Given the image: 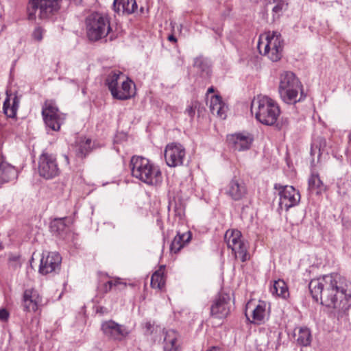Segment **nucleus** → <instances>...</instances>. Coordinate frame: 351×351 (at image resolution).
<instances>
[{"mask_svg":"<svg viewBox=\"0 0 351 351\" xmlns=\"http://www.w3.org/2000/svg\"><path fill=\"white\" fill-rule=\"evenodd\" d=\"M279 208L288 210L290 208L296 206L300 200V194L292 186H279Z\"/></svg>","mask_w":351,"mask_h":351,"instance_id":"obj_10","label":"nucleus"},{"mask_svg":"<svg viewBox=\"0 0 351 351\" xmlns=\"http://www.w3.org/2000/svg\"><path fill=\"white\" fill-rule=\"evenodd\" d=\"M130 166L132 176L147 185L157 186L162 181L160 168L146 158L134 156Z\"/></svg>","mask_w":351,"mask_h":351,"instance_id":"obj_1","label":"nucleus"},{"mask_svg":"<svg viewBox=\"0 0 351 351\" xmlns=\"http://www.w3.org/2000/svg\"><path fill=\"white\" fill-rule=\"evenodd\" d=\"M193 67L197 69V73L203 77H208L210 75V66L208 60L202 56L194 59Z\"/></svg>","mask_w":351,"mask_h":351,"instance_id":"obj_28","label":"nucleus"},{"mask_svg":"<svg viewBox=\"0 0 351 351\" xmlns=\"http://www.w3.org/2000/svg\"><path fill=\"white\" fill-rule=\"evenodd\" d=\"M230 312V298L226 293H220L215 299L210 307L211 316L223 319L226 317Z\"/></svg>","mask_w":351,"mask_h":351,"instance_id":"obj_13","label":"nucleus"},{"mask_svg":"<svg viewBox=\"0 0 351 351\" xmlns=\"http://www.w3.org/2000/svg\"><path fill=\"white\" fill-rule=\"evenodd\" d=\"M86 143L89 145H90V140L88 139V140L86 141Z\"/></svg>","mask_w":351,"mask_h":351,"instance_id":"obj_48","label":"nucleus"},{"mask_svg":"<svg viewBox=\"0 0 351 351\" xmlns=\"http://www.w3.org/2000/svg\"><path fill=\"white\" fill-rule=\"evenodd\" d=\"M271 292L272 294H276L282 298H286L289 295L285 282L280 279L274 282L273 287L271 288Z\"/></svg>","mask_w":351,"mask_h":351,"instance_id":"obj_30","label":"nucleus"},{"mask_svg":"<svg viewBox=\"0 0 351 351\" xmlns=\"http://www.w3.org/2000/svg\"><path fill=\"white\" fill-rule=\"evenodd\" d=\"M10 317V313L7 309L2 308H0V321L7 322Z\"/></svg>","mask_w":351,"mask_h":351,"instance_id":"obj_35","label":"nucleus"},{"mask_svg":"<svg viewBox=\"0 0 351 351\" xmlns=\"http://www.w3.org/2000/svg\"><path fill=\"white\" fill-rule=\"evenodd\" d=\"M121 86H119L117 93L114 94L115 96L114 98L119 100H126L131 98L134 94L132 88V86H134L132 82L124 77L121 80Z\"/></svg>","mask_w":351,"mask_h":351,"instance_id":"obj_20","label":"nucleus"},{"mask_svg":"<svg viewBox=\"0 0 351 351\" xmlns=\"http://www.w3.org/2000/svg\"><path fill=\"white\" fill-rule=\"evenodd\" d=\"M42 115L46 126L53 131H58L65 119L58 108L51 103H46L42 110Z\"/></svg>","mask_w":351,"mask_h":351,"instance_id":"obj_9","label":"nucleus"},{"mask_svg":"<svg viewBox=\"0 0 351 351\" xmlns=\"http://www.w3.org/2000/svg\"><path fill=\"white\" fill-rule=\"evenodd\" d=\"M62 258L57 252H49L47 256L43 255L39 266V272L47 275L57 272L60 269Z\"/></svg>","mask_w":351,"mask_h":351,"instance_id":"obj_14","label":"nucleus"},{"mask_svg":"<svg viewBox=\"0 0 351 351\" xmlns=\"http://www.w3.org/2000/svg\"><path fill=\"white\" fill-rule=\"evenodd\" d=\"M112 288V280H109L104 285L103 290L107 293L110 291Z\"/></svg>","mask_w":351,"mask_h":351,"instance_id":"obj_38","label":"nucleus"},{"mask_svg":"<svg viewBox=\"0 0 351 351\" xmlns=\"http://www.w3.org/2000/svg\"><path fill=\"white\" fill-rule=\"evenodd\" d=\"M227 193L235 201L241 199L247 193V189L243 180L234 178L229 183Z\"/></svg>","mask_w":351,"mask_h":351,"instance_id":"obj_17","label":"nucleus"},{"mask_svg":"<svg viewBox=\"0 0 351 351\" xmlns=\"http://www.w3.org/2000/svg\"><path fill=\"white\" fill-rule=\"evenodd\" d=\"M227 141L235 150L242 152L250 148L253 137L248 132H239L228 135Z\"/></svg>","mask_w":351,"mask_h":351,"instance_id":"obj_15","label":"nucleus"},{"mask_svg":"<svg viewBox=\"0 0 351 351\" xmlns=\"http://www.w3.org/2000/svg\"><path fill=\"white\" fill-rule=\"evenodd\" d=\"M62 0H29L27 12L29 20L48 19L60 9Z\"/></svg>","mask_w":351,"mask_h":351,"instance_id":"obj_6","label":"nucleus"},{"mask_svg":"<svg viewBox=\"0 0 351 351\" xmlns=\"http://www.w3.org/2000/svg\"><path fill=\"white\" fill-rule=\"evenodd\" d=\"M185 156V149L180 143H169L165 147V158L169 167H175L182 165Z\"/></svg>","mask_w":351,"mask_h":351,"instance_id":"obj_11","label":"nucleus"},{"mask_svg":"<svg viewBox=\"0 0 351 351\" xmlns=\"http://www.w3.org/2000/svg\"><path fill=\"white\" fill-rule=\"evenodd\" d=\"M64 161H65L66 165H69V159L68 156L64 155Z\"/></svg>","mask_w":351,"mask_h":351,"instance_id":"obj_43","label":"nucleus"},{"mask_svg":"<svg viewBox=\"0 0 351 351\" xmlns=\"http://www.w3.org/2000/svg\"><path fill=\"white\" fill-rule=\"evenodd\" d=\"M195 109H196V104H191L190 106H189L186 110H185V113L189 116L191 118H193V117L195 116Z\"/></svg>","mask_w":351,"mask_h":351,"instance_id":"obj_36","label":"nucleus"},{"mask_svg":"<svg viewBox=\"0 0 351 351\" xmlns=\"http://www.w3.org/2000/svg\"><path fill=\"white\" fill-rule=\"evenodd\" d=\"M224 239L236 258H239L242 262H245L250 259L248 245L242 239V234L239 230L235 229L228 230L224 235Z\"/></svg>","mask_w":351,"mask_h":351,"instance_id":"obj_7","label":"nucleus"},{"mask_svg":"<svg viewBox=\"0 0 351 351\" xmlns=\"http://www.w3.org/2000/svg\"><path fill=\"white\" fill-rule=\"evenodd\" d=\"M208 351H219V350L215 347H213Z\"/></svg>","mask_w":351,"mask_h":351,"instance_id":"obj_46","label":"nucleus"},{"mask_svg":"<svg viewBox=\"0 0 351 351\" xmlns=\"http://www.w3.org/2000/svg\"><path fill=\"white\" fill-rule=\"evenodd\" d=\"M348 148L350 149L351 151V130L350 131L349 134H348Z\"/></svg>","mask_w":351,"mask_h":351,"instance_id":"obj_41","label":"nucleus"},{"mask_svg":"<svg viewBox=\"0 0 351 351\" xmlns=\"http://www.w3.org/2000/svg\"><path fill=\"white\" fill-rule=\"evenodd\" d=\"M86 29L90 40L97 41L105 38L111 30L108 16L97 12L90 14L86 19Z\"/></svg>","mask_w":351,"mask_h":351,"instance_id":"obj_5","label":"nucleus"},{"mask_svg":"<svg viewBox=\"0 0 351 351\" xmlns=\"http://www.w3.org/2000/svg\"><path fill=\"white\" fill-rule=\"evenodd\" d=\"M284 45L280 32L269 31L259 36L257 48L261 54L267 56L272 62H277L282 56Z\"/></svg>","mask_w":351,"mask_h":351,"instance_id":"obj_4","label":"nucleus"},{"mask_svg":"<svg viewBox=\"0 0 351 351\" xmlns=\"http://www.w3.org/2000/svg\"><path fill=\"white\" fill-rule=\"evenodd\" d=\"M67 217L56 218L50 223V230L53 234L57 236L63 237L69 230Z\"/></svg>","mask_w":351,"mask_h":351,"instance_id":"obj_24","label":"nucleus"},{"mask_svg":"<svg viewBox=\"0 0 351 351\" xmlns=\"http://www.w3.org/2000/svg\"><path fill=\"white\" fill-rule=\"evenodd\" d=\"M249 308V304L247 305V309L246 311Z\"/></svg>","mask_w":351,"mask_h":351,"instance_id":"obj_49","label":"nucleus"},{"mask_svg":"<svg viewBox=\"0 0 351 351\" xmlns=\"http://www.w3.org/2000/svg\"><path fill=\"white\" fill-rule=\"evenodd\" d=\"M165 351H179L178 335L173 330H167L164 338Z\"/></svg>","mask_w":351,"mask_h":351,"instance_id":"obj_23","label":"nucleus"},{"mask_svg":"<svg viewBox=\"0 0 351 351\" xmlns=\"http://www.w3.org/2000/svg\"><path fill=\"white\" fill-rule=\"evenodd\" d=\"M278 93L281 99L287 104H295L306 98L302 83L291 71H283L280 75Z\"/></svg>","mask_w":351,"mask_h":351,"instance_id":"obj_2","label":"nucleus"},{"mask_svg":"<svg viewBox=\"0 0 351 351\" xmlns=\"http://www.w3.org/2000/svg\"><path fill=\"white\" fill-rule=\"evenodd\" d=\"M44 33L45 30L41 27H36L32 33V36L34 40L40 41L43 38Z\"/></svg>","mask_w":351,"mask_h":351,"instance_id":"obj_34","label":"nucleus"},{"mask_svg":"<svg viewBox=\"0 0 351 351\" xmlns=\"http://www.w3.org/2000/svg\"><path fill=\"white\" fill-rule=\"evenodd\" d=\"M19 103V99L17 97L14 96L11 105L10 96L7 93V97L4 101L3 106V110L5 114L10 118L14 117L16 114Z\"/></svg>","mask_w":351,"mask_h":351,"instance_id":"obj_29","label":"nucleus"},{"mask_svg":"<svg viewBox=\"0 0 351 351\" xmlns=\"http://www.w3.org/2000/svg\"><path fill=\"white\" fill-rule=\"evenodd\" d=\"M118 285H123V287H125L126 285L125 283H122L119 278L112 280V287H117Z\"/></svg>","mask_w":351,"mask_h":351,"instance_id":"obj_39","label":"nucleus"},{"mask_svg":"<svg viewBox=\"0 0 351 351\" xmlns=\"http://www.w3.org/2000/svg\"><path fill=\"white\" fill-rule=\"evenodd\" d=\"M168 40H169V41H172V42H176V40H176V37H175L173 35H170V36H169V37H168Z\"/></svg>","mask_w":351,"mask_h":351,"instance_id":"obj_42","label":"nucleus"},{"mask_svg":"<svg viewBox=\"0 0 351 351\" xmlns=\"http://www.w3.org/2000/svg\"><path fill=\"white\" fill-rule=\"evenodd\" d=\"M267 305L264 301H259L258 304L252 311V319L247 316L245 312L247 319L254 324L260 325L265 322L268 315Z\"/></svg>","mask_w":351,"mask_h":351,"instance_id":"obj_18","label":"nucleus"},{"mask_svg":"<svg viewBox=\"0 0 351 351\" xmlns=\"http://www.w3.org/2000/svg\"><path fill=\"white\" fill-rule=\"evenodd\" d=\"M251 112L258 121L265 125H274L280 114L277 102L263 95H258L252 100Z\"/></svg>","mask_w":351,"mask_h":351,"instance_id":"obj_3","label":"nucleus"},{"mask_svg":"<svg viewBox=\"0 0 351 351\" xmlns=\"http://www.w3.org/2000/svg\"><path fill=\"white\" fill-rule=\"evenodd\" d=\"M146 327L148 330L150 329V328L152 327V324L150 323H147L146 324Z\"/></svg>","mask_w":351,"mask_h":351,"instance_id":"obj_47","label":"nucleus"},{"mask_svg":"<svg viewBox=\"0 0 351 351\" xmlns=\"http://www.w3.org/2000/svg\"><path fill=\"white\" fill-rule=\"evenodd\" d=\"M213 92H214V88H213V87H210V88L208 89V90H207V93H213Z\"/></svg>","mask_w":351,"mask_h":351,"instance_id":"obj_44","label":"nucleus"},{"mask_svg":"<svg viewBox=\"0 0 351 351\" xmlns=\"http://www.w3.org/2000/svg\"><path fill=\"white\" fill-rule=\"evenodd\" d=\"M296 340L297 342L302 346H307L310 345L311 341V335L310 330L306 327L300 328L297 335Z\"/></svg>","mask_w":351,"mask_h":351,"instance_id":"obj_32","label":"nucleus"},{"mask_svg":"<svg viewBox=\"0 0 351 351\" xmlns=\"http://www.w3.org/2000/svg\"><path fill=\"white\" fill-rule=\"evenodd\" d=\"M124 78V75L121 71H113L109 73L106 80V84L110 90L112 97L115 96L118 88H119V84L121 80Z\"/></svg>","mask_w":351,"mask_h":351,"instance_id":"obj_22","label":"nucleus"},{"mask_svg":"<svg viewBox=\"0 0 351 351\" xmlns=\"http://www.w3.org/2000/svg\"><path fill=\"white\" fill-rule=\"evenodd\" d=\"M19 257L16 255L10 254L8 259L10 261H17L19 260Z\"/></svg>","mask_w":351,"mask_h":351,"instance_id":"obj_40","label":"nucleus"},{"mask_svg":"<svg viewBox=\"0 0 351 351\" xmlns=\"http://www.w3.org/2000/svg\"><path fill=\"white\" fill-rule=\"evenodd\" d=\"M191 239V233L188 231L183 234L178 233L171 242L170 250L171 252L178 253L185 244L188 243Z\"/></svg>","mask_w":351,"mask_h":351,"instance_id":"obj_26","label":"nucleus"},{"mask_svg":"<svg viewBox=\"0 0 351 351\" xmlns=\"http://www.w3.org/2000/svg\"><path fill=\"white\" fill-rule=\"evenodd\" d=\"M18 173L14 166L5 161L0 162V184L16 179Z\"/></svg>","mask_w":351,"mask_h":351,"instance_id":"obj_19","label":"nucleus"},{"mask_svg":"<svg viewBox=\"0 0 351 351\" xmlns=\"http://www.w3.org/2000/svg\"><path fill=\"white\" fill-rule=\"evenodd\" d=\"M80 152H81L82 155H84V156H86V153L88 152L87 150L84 152L81 148L80 149Z\"/></svg>","mask_w":351,"mask_h":351,"instance_id":"obj_45","label":"nucleus"},{"mask_svg":"<svg viewBox=\"0 0 351 351\" xmlns=\"http://www.w3.org/2000/svg\"><path fill=\"white\" fill-rule=\"evenodd\" d=\"M101 330L104 334L108 338L121 340L125 337L129 332L127 328L112 320L104 322L101 324Z\"/></svg>","mask_w":351,"mask_h":351,"instance_id":"obj_16","label":"nucleus"},{"mask_svg":"<svg viewBox=\"0 0 351 351\" xmlns=\"http://www.w3.org/2000/svg\"><path fill=\"white\" fill-rule=\"evenodd\" d=\"M308 190L311 193L319 195L326 190V186L321 180L317 173H312L308 178Z\"/></svg>","mask_w":351,"mask_h":351,"instance_id":"obj_27","label":"nucleus"},{"mask_svg":"<svg viewBox=\"0 0 351 351\" xmlns=\"http://www.w3.org/2000/svg\"><path fill=\"white\" fill-rule=\"evenodd\" d=\"M141 12H143V8H141Z\"/></svg>","mask_w":351,"mask_h":351,"instance_id":"obj_50","label":"nucleus"},{"mask_svg":"<svg viewBox=\"0 0 351 351\" xmlns=\"http://www.w3.org/2000/svg\"><path fill=\"white\" fill-rule=\"evenodd\" d=\"M209 107L213 114H216L221 119L226 118V107L223 104L220 96H212L210 99Z\"/></svg>","mask_w":351,"mask_h":351,"instance_id":"obj_25","label":"nucleus"},{"mask_svg":"<svg viewBox=\"0 0 351 351\" xmlns=\"http://www.w3.org/2000/svg\"><path fill=\"white\" fill-rule=\"evenodd\" d=\"M285 6V5L284 3H278L273 8L272 10L274 12L278 14L282 12Z\"/></svg>","mask_w":351,"mask_h":351,"instance_id":"obj_37","label":"nucleus"},{"mask_svg":"<svg viewBox=\"0 0 351 351\" xmlns=\"http://www.w3.org/2000/svg\"><path fill=\"white\" fill-rule=\"evenodd\" d=\"M113 9L117 13L132 14L137 9V4L136 0H114Z\"/></svg>","mask_w":351,"mask_h":351,"instance_id":"obj_21","label":"nucleus"},{"mask_svg":"<svg viewBox=\"0 0 351 351\" xmlns=\"http://www.w3.org/2000/svg\"><path fill=\"white\" fill-rule=\"evenodd\" d=\"M164 269L165 267H161L152 274L151 278V286L152 288L161 289L164 287L165 283Z\"/></svg>","mask_w":351,"mask_h":351,"instance_id":"obj_31","label":"nucleus"},{"mask_svg":"<svg viewBox=\"0 0 351 351\" xmlns=\"http://www.w3.org/2000/svg\"><path fill=\"white\" fill-rule=\"evenodd\" d=\"M326 145V140L323 138H318L312 144L311 154H313L317 149L318 154L319 155H320L321 152H323L324 150Z\"/></svg>","mask_w":351,"mask_h":351,"instance_id":"obj_33","label":"nucleus"},{"mask_svg":"<svg viewBox=\"0 0 351 351\" xmlns=\"http://www.w3.org/2000/svg\"><path fill=\"white\" fill-rule=\"evenodd\" d=\"M43 305V298L35 289H27L24 291L22 299L23 309L25 312L36 313Z\"/></svg>","mask_w":351,"mask_h":351,"instance_id":"obj_12","label":"nucleus"},{"mask_svg":"<svg viewBox=\"0 0 351 351\" xmlns=\"http://www.w3.org/2000/svg\"><path fill=\"white\" fill-rule=\"evenodd\" d=\"M82 1V0H78V2L80 3Z\"/></svg>","mask_w":351,"mask_h":351,"instance_id":"obj_51","label":"nucleus"},{"mask_svg":"<svg viewBox=\"0 0 351 351\" xmlns=\"http://www.w3.org/2000/svg\"><path fill=\"white\" fill-rule=\"evenodd\" d=\"M38 171L40 176L46 180L58 176L60 169L56 156L52 154L43 152L39 156Z\"/></svg>","mask_w":351,"mask_h":351,"instance_id":"obj_8","label":"nucleus"}]
</instances>
